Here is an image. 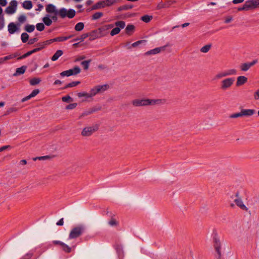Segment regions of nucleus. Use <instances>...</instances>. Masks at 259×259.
I'll return each mask as SVG.
<instances>
[{
  "instance_id": "obj_48",
  "label": "nucleus",
  "mask_w": 259,
  "mask_h": 259,
  "mask_svg": "<svg viewBox=\"0 0 259 259\" xmlns=\"http://www.w3.org/2000/svg\"><path fill=\"white\" fill-rule=\"evenodd\" d=\"M146 41L145 40H138L132 45V47H137L142 43H145Z\"/></svg>"
},
{
  "instance_id": "obj_53",
  "label": "nucleus",
  "mask_w": 259,
  "mask_h": 259,
  "mask_svg": "<svg viewBox=\"0 0 259 259\" xmlns=\"http://www.w3.org/2000/svg\"><path fill=\"white\" fill-rule=\"evenodd\" d=\"M36 45L38 46V48H36V49H39V51L45 47L44 42L38 43Z\"/></svg>"
},
{
  "instance_id": "obj_8",
  "label": "nucleus",
  "mask_w": 259,
  "mask_h": 259,
  "mask_svg": "<svg viewBox=\"0 0 259 259\" xmlns=\"http://www.w3.org/2000/svg\"><path fill=\"white\" fill-rule=\"evenodd\" d=\"M236 74V70L234 69L225 70L220 72L218 73L215 76L216 79H220L221 78L226 77L229 75H235Z\"/></svg>"
},
{
  "instance_id": "obj_61",
  "label": "nucleus",
  "mask_w": 259,
  "mask_h": 259,
  "mask_svg": "<svg viewBox=\"0 0 259 259\" xmlns=\"http://www.w3.org/2000/svg\"><path fill=\"white\" fill-rule=\"evenodd\" d=\"M11 146H9V145H7V146H3L2 147L0 148V151L1 152L5 150H7V149H8L9 148H10Z\"/></svg>"
},
{
  "instance_id": "obj_43",
  "label": "nucleus",
  "mask_w": 259,
  "mask_h": 259,
  "mask_svg": "<svg viewBox=\"0 0 259 259\" xmlns=\"http://www.w3.org/2000/svg\"><path fill=\"white\" fill-rule=\"evenodd\" d=\"M120 31V29L119 28V27H115L114 28H113L111 32H110V34L111 36H114L116 34H118Z\"/></svg>"
},
{
  "instance_id": "obj_63",
  "label": "nucleus",
  "mask_w": 259,
  "mask_h": 259,
  "mask_svg": "<svg viewBox=\"0 0 259 259\" xmlns=\"http://www.w3.org/2000/svg\"><path fill=\"white\" fill-rule=\"evenodd\" d=\"M19 163L21 165H26L27 163V161L26 160L22 159V160L20 161Z\"/></svg>"
},
{
  "instance_id": "obj_7",
  "label": "nucleus",
  "mask_w": 259,
  "mask_h": 259,
  "mask_svg": "<svg viewBox=\"0 0 259 259\" xmlns=\"http://www.w3.org/2000/svg\"><path fill=\"white\" fill-rule=\"evenodd\" d=\"M213 247L215 251L217 253L218 259H221L222 251L221 247L222 245L220 240L217 238H214L213 240Z\"/></svg>"
},
{
  "instance_id": "obj_14",
  "label": "nucleus",
  "mask_w": 259,
  "mask_h": 259,
  "mask_svg": "<svg viewBox=\"0 0 259 259\" xmlns=\"http://www.w3.org/2000/svg\"><path fill=\"white\" fill-rule=\"evenodd\" d=\"M46 10L48 13H53L55 15H58L59 10H58L56 6L53 4H49L47 6Z\"/></svg>"
},
{
  "instance_id": "obj_50",
  "label": "nucleus",
  "mask_w": 259,
  "mask_h": 259,
  "mask_svg": "<svg viewBox=\"0 0 259 259\" xmlns=\"http://www.w3.org/2000/svg\"><path fill=\"white\" fill-rule=\"evenodd\" d=\"M62 100L63 102H68L69 101H72V99L69 96H66L62 97Z\"/></svg>"
},
{
  "instance_id": "obj_62",
  "label": "nucleus",
  "mask_w": 259,
  "mask_h": 259,
  "mask_svg": "<svg viewBox=\"0 0 259 259\" xmlns=\"http://www.w3.org/2000/svg\"><path fill=\"white\" fill-rule=\"evenodd\" d=\"M7 4L6 0H0V5L3 7L6 6Z\"/></svg>"
},
{
  "instance_id": "obj_52",
  "label": "nucleus",
  "mask_w": 259,
  "mask_h": 259,
  "mask_svg": "<svg viewBox=\"0 0 259 259\" xmlns=\"http://www.w3.org/2000/svg\"><path fill=\"white\" fill-rule=\"evenodd\" d=\"M76 106H77L76 103H71V104H70L69 105L66 106V109H73L75 108L76 107Z\"/></svg>"
},
{
  "instance_id": "obj_64",
  "label": "nucleus",
  "mask_w": 259,
  "mask_h": 259,
  "mask_svg": "<svg viewBox=\"0 0 259 259\" xmlns=\"http://www.w3.org/2000/svg\"><path fill=\"white\" fill-rule=\"evenodd\" d=\"M254 98L256 100H258L259 99V90L257 91L254 94Z\"/></svg>"
},
{
  "instance_id": "obj_5",
  "label": "nucleus",
  "mask_w": 259,
  "mask_h": 259,
  "mask_svg": "<svg viewBox=\"0 0 259 259\" xmlns=\"http://www.w3.org/2000/svg\"><path fill=\"white\" fill-rule=\"evenodd\" d=\"M84 228L81 226L75 227L71 231L69 234V238L70 239L77 238L82 234Z\"/></svg>"
},
{
  "instance_id": "obj_9",
  "label": "nucleus",
  "mask_w": 259,
  "mask_h": 259,
  "mask_svg": "<svg viewBox=\"0 0 259 259\" xmlns=\"http://www.w3.org/2000/svg\"><path fill=\"white\" fill-rule=\"evenodd\" d=\"M17 2L15 0L12 1L9 6L6 9L5 12L8 14H13L15 13L17 6Z\"/></svg>"
},
{
  "instance_id": "obj_56",
  "label": "nucleus",
  "mask_w": 259,
  "mask_h": 259,
  "mask_svg": "<svg viewBox=\"0 0 259 259\" xmlns=\"http://www.w3.org/2000/svg\"><path fill=\"white\" fill-rule=\"evenodd\" d=\"M38 160H48L50 158V157L49 156H40L37 157Z\"/></svg>"
},
{
  "instance_id": "obj_22",
  "label": "nucleus",
  "mask_w": 259,
  "mask_h": 259,
  "mask_svg": "<svg viewBox=\"0 0 259 259\" xmlns=\"http://www.w3.org/2000/svg\"><path fill=\"white\" fill-rule=\"evenodd\" d=\"M63 54V52L61 50H58L56 51V52L54 54V55L52 56L51 60L53 61H56L58 60V59L62 56Z\"/></svg>"
},
{
  "instance_id": "obj_55",
  "label": "nucleus",
  "mask_w": 259,
  "mask_h": 259,
  "mask_svg": "<svg viewBox=\"0 0 259 259\" xmlns=\"http://www.w3.org/2000/svg\"><path fill=\"white\" fill-rule=\"evenodd\" d=\"M55 41H56L55 38H54L51 39H49V40H46V41H44V44H45V46H46L47 45H50L51 43L55 42Z\"/></svg>"
},
{
  "instance_id": "obj_60",
  "label": "nucleus",
  "mask_w": 259,
  "mask_h": 259,
  "mask_svg": "<svg viewBox=\"0 0 259 259\" xmlns=\"http://www.w3.org/2000/svg\"><path fill=\"white\" fill-rule=\"evenodd\" d=\"M243 114H231L229 116L230 118H235L241 116Z\"/></svg>"
},
{
  "instance_id": "obj_44",
  "label": "nucleus",
  "mask_w": 259,
  "mask_h": 259,
  "mask_svg": "<svg viewBox=\"0 0 259 259\" xmlns=\"http://www.w3.org/2000/svg\"><path fill=\"white\" fill-rule=\"evenodd\" d=\"M77 96L79 98H81V97H85L86 98H90L89 93H85V92L78 93H77Z\"/></svg>"
},
{
  "instance_id": "obj_49",
  "label": "nucleus",
  "mask_w": 259,
  "mask_h": 259,
  "mask_svg": "<svg viewBox=\"0 0 259 259\" xmlns=\"http://www.w3.org/2000/svg\"><path fill=\"white\" fill-rule=\"evenodd\" d=\"M101 109V107L100 106H99L94 107H93L92 108L91 111V113H93V112H96L100 111Z\"/></svg>"
},
{
  "instance_id": "obj_16",
  "label": "nucleus",
  "mask_w": 259,
  "mask_h": 259,
  "mask_svg": "<svg viewBox=\"0 0 259 259\" xmlns=\"http://www.w3.org/2000/svg\"><path fill=\"white\" fill-rule=\"evenodd\" d=\"M19 28L14 22H11L8 26V30L10 34H14L18 31Z\"/></svg>"
},
{
  "instance_id": "obj_37",
  "label": "nucleus",
  "mask_w": 259,
  "mask_h": 259,
  "mask_svg": "<svg viewBox=\"0 0 259 259\" xmlns=\"http://www.w3.org/2000/svg\"><path fill=\"white\" fill-rule=\"evenodd\" d=\"M21 38L23 42H26L28 41L29 38V35L27 33L23 32L21 35Z\"/></svg>"
},
{
  "instance_id": "obj_2",
  "label": "nucleus",
  "mask_w": 259,
  "mask_h": 259,
  "mask_svg": "<svg viewBox=\"0 0 259 259\" xmlns=\"http://www.w3.org/2000/svg\"><path fill=\"white\" fill-rule=\"evenodd\" d=\"M75 11L73 9H69L67 10L65 8H61L59 9L58 15L62 19L65 17L71 19L75 16Z\"/></svg>"
},
{
  "instance_id": "obj_58",
  "label": "nucleus",
  "mask_w": 259,
  "mask_h": 259,
  "mask_svg": "<svg viewBox=\"0 0 259 259\" xmlns=\"http://www.w3.org/2000/svg\"><path fill=\"white\" fill-rule=\"evenodd\" d=\"M4 27V19L2 17L0 19V30H2Z\"/></svg>"
},
{
  "instance_id": "obj_30",
  "label": "nucleus",
  "mask_w": 259,
  "mask_h": 259,
  "mask_svg": "<svg viewBox=\"0 0 259 259\" xmlns=\"http://www.w3.org/2000/svg\"><path fill=\"white\" fill-rule=\"evenodd\" d=\"M73 36V35H70L68 36L58 37H56L55 38L56 41H63L66 40L71 38Z\"/></svg>"
},
{
  "instance_id": "obj_18",
  "label": "nucleus",
  "mask_w": 259,
  "mask_h": 259,
  "mask_svg": "<svg viewBox=\"0 0 259 259\" xmlns=\"http://www.w3.org/2000/svg\"><path fill=\"white\" fill-rule=\"evenodd\" d=\"M247 78L244 76H239L237 78L236 85L240 86L247 81Z\"/></svg>"
},
{
  "instance_id": "obj_36",
  "label": "nucleus",
  "mask_w": 259,
  "mask_h": 259,
  "mask_svg": "<svg viewBox=\"0 0 259 259\" xmlns=\"http://www.w3.org/2000/svg\"><path fill=\"white\" fill-rule=\"evenodd\" d=\"M98 93H99V92L98 91V88L96 86L94 88L92 89L89 93L90 98L95 96Z\"/></svg>"
},
{
  "instance_id": "obj_59",
  "label": "nucleus",
  "mask_w": 259,
  "mask_h": 259,
  "mask_svg": "<svg viewBox=\"0 0 259 259\" xmlns=\"http://www.w3.org/2000/svg\"><path fill=\"white\" fill-rule=\"evenodd\" d=\"M86 57L84 55H82V56H80L79 57H78L76 59H75V61L76 62H78V61H81L82 60H84V59H85Z\"/></svg>"
},
{
  "instance_id": "obj_54",
  "label": "nucleus",
  "mask_w": 259,
  "mask_h": 259,
  "mask_svg": "<svg viewBox=\"0 0 259 259\" xmlns=\"http://www.w3.org/2000/svg\"><path fill=\"white\" fill-rule=\"evenodd\" d=\"M39 93V90L38 89L34 90L32 93L30 94V95L32 97H34L36 96Z\"/></svg>"
},
{
  "instance_id": "obj_29",
  "label": "nucleus",
  "mask_w": 259,
  "mask_h": 259,
  "mask_svg": "<svg viewBox=\"0 0 259 259\" xmlns=\"http://www.w3.org/2000/svg\"><path fill=\"white\" fill-rule=\"evenodd\" d=\"M61 246L62 247V249L66 252L69 253L71 252V248L68 246L67 244H65L63 242V243H61Z\"/></svg>"
},
{
  "instance_id": "obj_34",
  "label": "nucleus",
  "mask_w": 259,
  "mask_h": 259,
  "mask_svg": "<svg viewBox=\"0 0 259 259\" xmlns=\"http://www.w3.org/2000/svg\"><path fill=\"white\" fill-rule=\"evenodd\" d=\"M80 83V81H72L70 83H68L64 88V89H67L68 88H72L76 86L77 85L79 84Z\"/></svg>"
},
{
  "instance_id": "obj_39",
  "label": "nucleus",
  "mask_w": 259,
  "mask_h": 259,
  "mask_svg": "<svg viewBox=\"0 0 259 259\" xmlns=\"http://www.w3.org/2000/svg\"><path fill=\"white\" fill-rule=\"evenodd\" d=\"M41 80L39 78H33L30 81V83L32 85H35L38 84L40 82Z\"/></svg>"
},
{
  "instance_id": "obj_19",
  "label": "nucleus",
  "mask_w": 259,
  "mask_h": 259,
  "mask_svg": "<svg viewBox=\"0 0 259 259\" xmlns=\"http://www.w3.org/2000/svg\"><path fill=\"white\" fill-rule=\"evenodd\" d=\"M26 69V66H22L21 67L16 69V72L14 74V76H18L25 73Z\"/></svg>"
},
{
  "instance_id": "obj_40",
  "label": "nucleus",
  "mask_w": 259,
  "mask_h": 259,
  "mask_svg": "<svg viewBox=\"0 0 259 259\" xmlns=\"http://www.w3.org/2000/svg\"><path fill=\"white\" fill-rule=\"evenodd\" d=\"M132 8H133V6L132 5H123V6L119 7L118 8V11H123V10H128V9H131Z\"/></svg>"
},
{
  "instance_id": "obj_11",
  "label": "nucleus",
  "mask_w": 259,
  "mask_h": 259,
  "mask_svg": "<svg viewBox=\"0 0 259 259\" xmlns=\"http://www.w3.org/2000/svg\"><path fill=\"white\" fill-rule=\"evenodd\" d=\"M105 29L104 28H100L98 30H94L92 31L90 34H89V36H90V40H93L96 38L100 37L103 36L102 34V32L105 31Z\"/></svg>"
},
{
  "instance_id": "obj_26",
  "label": "nucleus",
  "mask_w": 259,
  "mask_h": 259,
  "mask_svg": "<svg viewBox=\"0 0 259 259\" xmlns=\"http://www.w3.org/2000/svg\"><path fill=\"white\" fill-rule=\"evenodd\" d=\"M84 24L82 22H79V23H77L75 27H74V29L76 31H80L81 30H82L83 28H84Z\"/></svg>"
},
{
  "instance_id": "obj_41",
  "label": "nucleus",
  "mask_w": 259,
  "mask_h": 259,
  "mask_svg": "<svg viewBox=\"0 0 259 259\" xmlns=\"http://www.w3.org/2000/svg\"><path fill=\"white\" fill-rule=\"evenodd\" d=\"M89 35V33H84L82 34L80 37H77L74 39H73V41H77L80 40V41H82L84 40V39H85L87 37H88Z\"/></svg>"
},
{
  "instance_id": "obj_42",
  "label": "nucleus",
  "mask_w": 259,
  "mask_h": 259,
  "mask_svg": "<svg viewBox=\"0 0 259 259\" xmlns=\"http://www.w3.org/2000/svg\"><path fill=\"white\" fill-rule=\"evenodd\" d=\"M152 18L151 16L144 15L141 17V20L145 23H148Z\"/></svg>"
},
{
  "instance_id": "obj_17",
  "label": "nucleus",
  "mask_w": 259,
  "mask_h": 259,
  "mask_svg": "<svg viewBox=\"0 0 259 259\" xmlns=\"http://www.w3.org/2000/svg\"><path fill=\"white\" fill-rule=\"evenodd\" d=\"M246 2L249 9L259 7V0H249Z\"/></svg>"
},
{
  "instance_id": "obj_21",
  "label": "nucleus",
  "mask_w": 259,
  "mask_h": 259,
  "mask_svg": "<svg viewBox=\"0 0 259 259\" xmlns=\"http://www.w3.org/2000/svg\"><path fill=\"white\" fill-rule=\"evenodd\" d=\"M23 7L26 10H30L32 7V3L31 1L26 0L23 3Z\"/></svg>"
},
{
  "instance_id": "obj_6",
  "label": "nucleus",
  "mask_w": 259,
  "mask_h": 259,
  "mask_svg": "<svg viewBox=\"0 0 259 259\" xmlns=\"http://www.w3.org/2000/svg\"><path fill=\"white\" fill-rule=\"evenodd\" d=\"M81 71L80 68L78 66H75L73 68L69 69L68 70L64 71L60 73L62 76H70L71 75H75L79 73Z\"/></svg>"
},
{
  "instance_id": "obj_27",
  "label": "nucleus",
  "mask_w": 259,
  "mask_h": 259,
  "mask_svg": "<svg viewBox=\"0 0 259 259\" xmlns=\"http://www.w3.org/2000/svg\"><path fill=\"white\" fill-rule=\"evenodd\" d=\"M97 87L99 93H102L107 90L109 87V85L104 84L101 85H97Z\"/></svg>"
},
{
  "instance_id": "obj_10",
  "label": "nucleus",
  "mask_w": 259,
  "mask_h": 259,
  "mask_svg": "<svg viewBox=\"0 0 259 259\" xmlns=\"http://www.w3.org/2000/svg\"><path fill=\"white\" fill-rule=\"evenodd\" d=\"M235 81L234 78H227L223 80L221 82V89L225 90L230 88Z\"/></svg>"
},
{
  "instance_id": "obj_46",
  "label": "nucleus",
  "mask_w": 259,
  "mask_h": 259,
  "mask_svg": "<svg viewBox=\"0 0 259 259\" xmlns=\"http://www.w3.org/2000/svg\"><path fill=\"white\" fill-rule=\"evenodd\" d=\"M36 27L37 30L41 31L45 29V25L42 23H38L36 25Z\"/></svg>"
},
{
  "instance_id": "obj_28",
  "label": "nucleus",
  "mask_w": 259,
  "mask_h": 259,
  "mask_svg": "<svg viewBox=\"0 0 259 259\" xmlns=\"http://www.w3.org/2000/svg\"><path fill=\"white\" fill-rule=\"evenodd\" d=\"M16 56V55L14 56L13 55H10L9 56H5L3 58H0L1 64L3 63L6 61H7L10 59H12L15 58Z\"/></svg>"
},
{
  "instance_id": "obj_31",
  "label": "nucleus",
  "mask_w": 259,
  "mask_h": 259,
  "mask_svg": "<svg viewBox=\"0 0 259 259\" xmlns=\"http://www.w3.org/2000/svg\"><path fill=\"white\" fill-rule=\"evenodd\" d=\"M135 29V26L132 24H128L125 28V32L127 34H130Z\"/></svg>"
},
{
  "instance_id": "obj_57",
  "label": "nucleus",
  "mask_w": 259,
  "mask_h": 259,
  "mask_svg": "<svg viewBox=\"0 0 259 259\" xmlns=\"http://www.w3.org/2000/svg\"><path fill=\"white\" fill-rule=\"evenodd\" d=\"M38 41V38L37 37H34L33 38H31L30 39L29 41H28V44L29 45H32L33 44L34 42H36Z\"/></svg>"
},
{
  "instance_id": "obj_20",
  "label": "nucleus",
  "mask_w": 259,
  "mask_h": 259,
  "mask_svg": "<svg viewBox=\"0 0 259 259\" xmlns=\"http://www.w3.org/2000/svg\"><path fill=\"white\" fill-rule=\"evenodd\" d=\"M39 51V49H34L30 51H29L27 53H26V54H24L23 55L20 56V57H19L18 58V60H21V59H23L29 56H30L31 55H32V54L33 53H35L36 52H37Z\"/></svg>"
},
{
  "instance_id": "obj_45",
  "label": "nucleus",
  "mask_w": 259,
  "mask_h": 259,
  "mask_svg": "<svg viewBox=\"0 0 259 259\" xmlns=\"http://www.w3.org/2000/svg\"><path fill=\"white\" fill-rule=\"evenodd\" d=\"M108 224L111 226H116L118 222L115 219L112 218L109 221Z\"/></svg>"
},
{
  "instance_id": "obj_12",
  "label": "nucleus",
  "mask_w": 259,
  "mask_h": 259,
  "mask_svg": "<svg viewBox=\"0 0 259 259\" xmlns=\"http://www.w3.org/2000/svg\"><path fill=\"white\" fill-rule=\"evenodd\" d=\"M170 45L169 44H167L166 45H165L164 46H162L161 47H158V48H156L154 49H152L150 51L147 52L145 53V55H155V54H158V53H160L161 51H164L165 50V48L167 47H168Z\"/></svg>"
},
{
  "instance_id": "obj_47",
  "label": "nucleus",
  "mask_w": 259,
  "mask_h": 259,
  "mask_svg": "<svg viewBox=\"0 0 259 259\" xmlns=\"http://www.w3.org/2000/svg\"><path fill=\"white\" fill-rule=\"evenodd\" d=\"M26 20V16L24 15H21L18 17V21L20 23H24Z\"/></svg>"
},
{
  "instance_id": "obj_1",
  "label": "nucleus",
  "mask_w": 259,
  "mask_h": 259,
  "mask_svg": "<svg viewBox=\"0 0 259 259\" xmlns=\"http://www.w3.org/2000/svg\"><path fill=\"white\" fill-rule=\"evenodd\" d=\"M165 103H166V100L164 99H136L133 100L132 102L133 106L136 107L147 106H159Z\"/></svg>"
},
{
  "instance_id": "obj_13",
  "label": "nucleus",
  "mask_w": 259,
  "mask_h": 259,
  "mask_svg": "<svg viewBox=\"0 0 259 259\" xmlns=\"http://www.w3.org/2000/svg\"><path fill=\"white\" fill-rule=\"evenodd\" d=\"M257 62V60H254L251 62H247L242 64L240 66L241 69L243 71H247L251 67L253 66Z\"/></svg>"
},
{
  "instance_id": "obj_38",
  "label": "nucleus",
  "mask_w": 259,
  "mask_h": 259,
  "mask_svg": "<svg viewBox=\"0 0 259 259\" xmlns=\"http://www.w3.org/2000/svg\"><path fill=\"white\" fill-rule=\"evenodd\" d=\"M103 16V13L102 12H96L92 16L93 20H97L100 19Z\"/></svg>"
},
{
  "instance_id": "obj_32",
  "label": "nucleus",
  "mask_w": 259,
  "mask_h": 259,
  "mask_svg": "<svg viewBox=\"0 0 259 259\" xmlns=\"http://www.w3.org/2000/svg\"><path fill=\"white\" fill-rule=\"evenodd\" d=\"M211 47V44L205 45L204 47H203L202 48H201V49H200V51L201 52L204 53H207L210 49Z\"/></svg>"
},
{
  "instance_id": "obj_35",
  "label": "nucleus",
  "mask_w": 259,
  "mask_h": 259,
  "mask_svg": "<svg viewBox=\"0 0 259 259\" xmlns=\"http://www.w3.org/2000/svg\"><path fill=\"white\" fill-rule=\"evenodd\" d=\"M115 25L117 27H119L120 29H123L125 26V23L124 21H119L116 22Z\"/></svg>"
},
{
  "instance_id": "obj_51",
  "label": "nucleus",
  "mask_w": 259,
  "mask_h": 259,
  "mask_svg": "<svg viewBox=\"0 0 259 259\" xmlns=\"http://www.w3.org/2000/svg\"><path fill=\"white\" fill-rule=\"evenodd\" d=\"M249 8L248 7V5L246 3V2L245 3L243 7L238 8V11H243V10H249Z\"/></svg>"
},
{
  "instance_id": "obj_23",
  "label": "nucleus",
  "mask_w": 259,
  "mask_h": 259,
  "mask_svg": "<svg viewBox=\"0 0 259 259\" xmlns=\"http://www.w3.org/2000/svg\"><path fill=\"white\" fill-rule=\"evenodd\" d=\"M42 21L48 26H50L52 23V20L50 19L49 15H47L46 17L42 18Z\"/></svg>"
},
{
  "instance_id": "obj_25",
  "label": "nucleus",
  "mask_w": 259,
  "mask_h": 259,
  "mask_svg": "<svg viewBox=\"0 0 259 259\" xmlns=\"http://www.w3.org/2000/svg\"><path fill=\"white\" fill-rule=\"evenodd\" d=\"M25 31L29 33L33 32L35 29V26L33 25L27 24L24 28Z\"/></svg>"
},
{
  "instance_id": "obj_24",
  "label": "nucleus",
  "mask_w": 259,
  "mask_h": 259,
  "mask_svg": "<svg viewBox=\"0 0 259 259\" xmlns=\"http://www.w3.org/2000/svg\"><path fill=\"white\" fill-rule=\"evenodd\" d=\"M240 113H259V110L256 109H242Z\"/></svg>"
},
{
  "instance_id": "obj_15",
  "label": "nucleus",
  "mask_w": 259,
  "mask_h": 259,
  "mask_svg": "<svg viewBox=\"0 0 259 259\" xmlns=\"http://www.w3.org/2000/svg\"><path fill=\"white\" fill-rule=\"evenodd\" d=\"M234 202L236 205L238 206L240 209L243 210L248 211V209L244 204L241 198H237L234 200Z\"/></svg>"
},
{
  "instance_id": "obj_3",
  "label": "nucleus",
  "mask_w": 259,
  "mask_h": 259,
  "mask_svg": "<svg viewBox=\"0 0 259 259\" xmlns=\"http://www.w3.org/2000/svg\"><path fill=\"white\" fill-rule=\"evenodd\" d=\"M116 2V0H105L97 3L92 7V10L103 8L106 6H110Z\"/></svg>"
},
{
  "instance_id": "obj_4",
  "label": "nucleus",
  "mask_w": 259,
  "mask_h": 259,
  "mask_svg": "<svg viewBox=\"0 0 259 259\" xmlns=\"http://www.w3.org/2000/svg\"><path fill=\"white\" fill-rule=\"evenodd\" d=\"M98 130V126L97 125L87 126L83 128L81 135L83 137H89L92 135Z\"/></svg>"
},
{
  "instance_id": "obj_33",
  "label": "nucleus",
  "mask_w": 259,
  "mask_h": 259,
  "mask_svg": "<svg viewBox=\"0 0 259 259\" xmlns=\"http://www.w3.org/2000/svg\"><path fill=\"white\" fill-rule=\"evenodd\" d=\"M91 62V60H88L83 61L81 63V65L83 66L85 70H87L89 68V64Z\"/></svg>"
}]
</instances>
